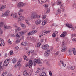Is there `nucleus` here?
I'll return each instance as SVG.
<instances>
[{
  "instance_id": "f257e3e1",
  "label": "nucleus",
  "mask_w": 76,
  "mask_h": 76,
  "mask_svg": "<svg viewBox=\"0 0 76 76\" xmlns=\"http://www.w3.org/2000/svg\"><path fill=\"white\" fill-rule=\"evenodd\" d=\"M37 63L39 66H42V62L40 61L39 59L34 60L33 61V65L35 66L37 64Z\"/></svg>"
},
{
  "instance_id": "f03ea898",
  "label": "nucleus",
  "mask_w": 76,
  "mask_h": 76,
  "mask_svg": "<svg viewBox=\"0 0 76 76\" xmlns=\"http://www.w3.org/2000/svg\"><path fill=\"white\" fill-rule=\"evenodd\" d=\"M64 7L61 6L60 8L58 9L57 10V11L56 14V15H58L59 14H60L61 13V11L64 12Z\"/></svg>"
},
{
  "instance_id": "7ed1b4c3",
  "label": "nucleus",
  "mask_w": 76,
  "mask_h": 76,
  "mask_svg": "<svg viewBox=\"0 0 76 76\" xmlns=\"http://www.w3.org/2000/svg\"><path fill=\"white\" fill-rule=\"evenodd\" d=\"M38 17V15L34 13H32L31 15V19H37Z\"/></svg>"
},
{
  "instance_id": "20e7f679",
  "label": "nucleus",
  "mask_w": 76,
  "mask_h": 76,
  "mask_svg": "<svg viewBox=\"0 0 76 76\" xmlns=\"http://www.w3.org/2000/svg\"><path fill=\"white\" fill-rule=\"evenodd\" d=\"M50 47L48 45H42V48L44 50H47L49 49Z\"/></svg>"
},
{
  "instance_id": "39448f33",
  "label": "nucleus",
  "mask_w": 76,
  "mask_h": 76,
  "mask_svg": "<svg viewBox=\"0 0 76 76\" xmlns=\"http://www.w3.org/2000/svg\"><path fill=\"white\" fill-rule=\"evenodd\" d=\"M50 54V50H48L45 52L44 53V56L45 57H48L49 55Z\"/></svg>"
},
{
  "instance_id": "423d86ee",
  "label": "nucleus",
  "mask_w": 76,
  "mask_h": 76,
  "mask_svg": "<svg viewBox=\"0 0 76 76\" xmlns=\"http://www.w3.org/2000/svg\"><path fill=\"white\" fill-rule=\"evenodd\" d=\"M13 26L15 28H16L15 30V31L16 32H18V31H19L21 30L20 28V27H18L16 25H14Z\"/></svg>"
},
{
  "instance_id": "0eeeda50",
  "label": "nucleus",
  "mask_w": 76,
  "mask_h": 76,
  "mask_svg": "<svg viewBox=\"0 0 76 76\" xmlns=\"http://www.w3.org/2000/svg\"><path fill=\"white\" fill-rule=\"evenodd\" d=\"M10 61V59H6L4 63V65L5 66H6L9 63Z\"/></svg>"
},
{
  "instance_id": "6e6552de",
  "label": "nucleus",
  "mask_w": 76,
  "mask_h": 76,
  "mask_svg": "<svg viewBox=\"0 0 76 76\" xmlns=\"http://www.w3.org/2000/svg\"><path fill=\"white\" fill-rule=\"evenodd\" d=\"M41 22H42L41 20L39 19L37 20L35 22V24L37 25H40L41 23Z\"/></svg>"
},
{
  "instance_id": "1a4fd4ad",
  "label": "nucleus",
  "mask_w": 76,
  "mask_h": 76,
  "mask_svg": "<svg viewBox=\"0 0 76 76\" xmlns=\"http://www.w3.org/2000/svg\"><path fill=\"white\" fill-rule=\"evenodd\" d=\"M32 65H33V62L32 60L30 59L29 60L28 64V67L29 68H31L32 67Z\"/></svg>"
},
{
  "instance_id": "9d476101",
  "label": "nucleus",
  "mask_w": 76,
  "mask_h": 76,
  "mask_svg": "<svg viewBox=\"0 0 76 76\" xmlns=\"http://www.w3.org/2000/svg\"><path fill=\"white\" fill-rule=\"evenodd\" d=\"M24 19H25V17L22 15L19 16L18 18V20L20 22L22 21V20H24Z\"/></svg>"
},
{
  "instance_id": "9b49d317",
  "label": "nucleus",
  "mask_w": 76,
  "mask_h": 76,
  "mask_svg": "<svg viewBox=\"0 0 76 76\" xmlns=\"http://www.w3.org/2000/svg\"><path fill=\"white\" fill-rule=\"evenodd\" d=\"M24 6V4L22 2L19 3L18 5L17 6L18 7H22Z\"/></svg>"
},
{
  "instance_id": "f8f14e48",
  "label": "nucleus",
  "mask_w": 76,
  "mask_h": 76,
  "mask_svg": "<svg viewBox=\"0 0 76 76\" xmlns=\"http://www.w3.org/2000/svg\"><path fill=\"white\" fill-rule=\"evenodd\" d=\"M10 28H11L10 26H7L6 25H5L4 26V29L5 30H6L7 29H10Z\"/></svg>"
},
{
  "instance_id": "ddd939ff",
  "label": "nucleus",
  "mask_w": 76,
  "mask_h": 76,
  "mask_svg": "<svg viewBox=\"0 0 76 76\" xmlns=\"http://www.w3.org/2000/svg\"><path fill=\"white\" fill-rule=\"evenodd\" d=\"M6 7V5H3L0 7V11H2L3 9H5Z\"/></svg>"
},
{
  "instance_id": "4468645a",
  "label": "nucleus",
  "mask_w": 76,
  "mask_h": 76,
  "mask_svg": "<svg viewBox=\"0 0 76 76\" xmlns=\"http://www.w3.org/2000/svg\"><path fill=\"white\" fill-rule=\"evenodd\" d=\"M67 35V33L66 31H64L62 33L61 35L60 36L61 37H65L66 35Z\"/></svg>"
},
{
  "instance_id": "2eb2a0df",
  "label": "nucleus",
  "mask_w": 76,
  "mask_h": 76,
  "mask_svg": "<svg viewBox=\"0 0 76 76\" xmlns=\"http://www.w3.org/2000/svg\"><path fill=\"white\" fill-rule=\"evenodd\" d=\"M66 26L67 27L69 28H73V26L72 24H66Z\"/></svg>"
},
{
  "instance_id": "dca6fc26",
  "label": "nucleus",
  "mask_w": 76,
  "mask_h": 76,
  "mask_svg": "<svg viewBox=\"0 0 76 76\" xmlns=\"http://www.w3.org/2000/svg\"><path fill=\"white\" fill-rule=\"evenodd\" d=\"M50 32H51L50 31H44L42 32V34L43 35H45L47 34L48 33H49Z\"/></svg>"
},
{
  "instance_id": "f3484780",
  "label": "nucleus",
  "mask_w": 76,
  "mask_h": 76,
  "mask_svg": "<svg viewBox=\"0 0 76 76\" xmlns=\"http://www.w3.org/2000/svg\"><path fill=\"white\" fill-rule=\"evenodd\" d=\"M0 42L2 45H4V40H3L2 39H0Z\"/></svg>"
},
{
  "instance_id": "a211bd4d",
  "label": "nucleus",
  "mask_w": 76,
  "mask_h": 76,
  "mask_svg": "<svg viewBox=\"0 0 76 76\" xmlns=\"http://www.w3.org/2000/svg\"><path fill=\"white\" fill-rule=\"evenodd\" d=\"M12 16L14 19H16L18 18V15L17 14L15 13L12 15Z\"/></svg>"
},
{
  "instance_id": "6ab92c4d",
  "label": "nucleus",
  "mask_w": 76,
  "mask_h": 76,
  "mask_svg": "<svg viewBox=\"0 0 76 76\" xmlns=\"http://www.w3.org/2000/svg\"><path fill=\"white\" fill-rule=\"evenodd\" d=\"M39 76H47L46 74V73L45 72H42L40 74Z\"/></svg>"
},
{
  "instance_id": "aec40b11",
  "label": "nucleus",
  "mask_w": 76,
  "mask_h": 76,
  "mask_svg": "<svg viewBox=\"0 0 76 76\" xmlns=\"http://www.w3.org/2000/svg\"><path fill=\"white\" fill-rule=\"evenodd\" d=\"M41 71V70H40V68H38L37 69V71H36L35 73V75H37L38 73H39V72Z\"/></svg>"
},
{
  "instance_id": "412c9836",
  "label": "nucleus",
  "mask_w": 76,
  "mask_h": 76,
  "mask_svg": "<svg viewBox=\"0 0 76 76\" xmlns=\"http://www.w3.org/2000/svg\"><path fill=\"white\" fill-rule=\"evenodd\" d=\"M38 1L40 3H42L45 2L47 0H38Z\"/></svg>"
},
{
  "instance_id": "4be33fe9",
  "label": "nucleus",
  "mask_w": 76,
  "mask_h": 76,
  "mask_svg": "<svg viewBox=\"0 0 76 76\" xmlns=\"http://www.w3.org/2000/svg\"><path fill=\"white\" fill-rule=\"evenodd\" d=\"M66 47H63V49H62L61 51L62 52H65V51H66Z\"/></svg>"
},
{
  "instance_id": "5701e85b",
  "label": "nucleus",
  "mask_w": 76,
  "mask_h": 76,
  "mask_svg": "<svg viewBox=\"0 0 76 76\" xmlns=\"http://www.w3.org/2000/svg\"><path fill=\"white\" fill-rule=\"evenodd\" d=\"M60 63L61 64H62V65L63 67H66V65L64 63V62H63V61H60Z\"/></svg>"
},
{
  "instance_id": "b1692460",
  "label": "nucleus",
  "mask_w": 76,
  "mask_h": 76,
  "mask_svg": "<svg viewBox=\"0 0 76 76\" xmlns=\"http://www.w3.org/2000/svg\"><path fill=\"white\" fill-rule=\"evenodd\" d=\"M47 22V20H45L44 21H43L42 23V25L43 26L45 25V24H46V22Z\"/></svg>"
},
{
  "instance_id": "393cba45",
  "label": "nucleus",
  "mask_w": 76,
  "mask_h": 76,
  "mask_svg": "<svg viewBox=\"0 0 76 76\" xmlns=\"http://www.w3.org/2000/svg\"><path fill=\"white\" fill-rule=\"evenodd\" d=\"M9 13H10V11H9V10L6 11L5 12V13L7 16H9Z\"/></svg>"
},
{
  "instance_id": "a878e982",
  "label": "nucleus",
  "mask_w": 76,
  "mask_h": 76,
  "mask_svg": "<svg viewBox=\"0 0 76 76\" xmlns=\"http://www.w3.org/2000/svg\"><path fill=\"white\" fill-rule=\"evenodd\" d=\"M21 45L23 46H26L27 45V43L24 42L21 43Z\"/></svg>"
},
{
  "instance_id": "bb28decb",
  "label": "nucleus",
  "mask_w": 76,
  "mask_h": 76,
  "mask_svg": "<svg viewBox=\"0 0 76 76\" xmlns=\"http://www.w3.org/2000/svg\"><path fill=\"white\" fill-rule=\"evenodd\" d=\"M72 51H73V54L74 55H76V50H75V49L73 48L72 49Z\"/></svg>"
},
{
  "instance_id": "cd10ccee",
  "label": "nucleus",
  "mask_w": 76,
  "mask_h": 76,
  "mask_svg": "<svg viewBox=\"0 0 76 76\" xmlns=\"http://www.w3.org/2000/svg\"><path fill=\"white\" fill-rule=\"evenodd\" d=\"M32 35L33 34H32V33L31 32V31L28 32L27 33V36H28V37H29L30 35Z\"/></svg>"
},
{
  "instance_id": "c85d7f7f",
  "label": "nucleus",
  "mask_w": 76,
  "mask_h": 76,
  "mask_svg": "<svg viewBox=\"0 0 76 76\" xmlns=\"http://www.w3.org/2000/svg\"><path fill=\"white\" fill-rule=\"evenodd\" d=\"M23 75L25 76H27L28 75V74L26 71H24L23 72Z\"/></svg>"
},
{
  "instance_id": "c756f323",
  "label": "nucleus",
  "mask_w": 76,
  "mask_h": 76,
  "mask_svg": "<svg viewBox=\"0 0 76 76\" xmlns=\"http://www.w3.org/2000/svg\"><path fill=\"white\" fill-rule=\"evenodd\" d=\"M12 63H15L16 62V58H14L12 60Z\"/></svg>"
},
{
  "instance_id": "7c9ffc66",
  "label": "nucleus",
  "mask_w": 76,
  "mask_h": 76,
  "mask_svg": "<svg viewBox=\"0 0 76 76\" xmlns=\"http://www.w3.org/2000/svg\"><path fill=\"white\" fill-rule=\"evenodd\" d=\"M68 51L69 54V55H71V54H72V50L69 49Z\"/></svg>"
},
{
  "instance_id": "2f4dec72",
  "label": "nucleus",
  "mask_w": 76,
  "mask_h": 76,
  "mask_svg": "<svg viewBox=\"0 0 76 76\" xmlns=\"http://www.w3.org/2000/svg\"><path fill=\"white\" fill-rule=\"evenodd\" d=\"M21 27L23 28V29H24L26 28V26L25 25L22 24H21Z\"/></svg>"
},
{
  "instance_id": "473e14b6",
  "label": "nucleus",
  "mask_w": 76,
  "mask_h": 76,
  "mask_svg": "<svg viewBox=\"0 0 76 76\" xmlns=\"http://www.w3.org/2000/svg\"><path fill=\"white\" fill-rule=\"evenodd\" d=\"M19 34L20 35H23L24 34V33H23V31L20 32H19Z\"/></svg>"
},
{
  "instance_id": "72a5a7b5",
  "label": "nucleus",
  "mask_w": 76,
  "mask_h": 76,
  "mask_svg": "<svg viewBox=\"0 0 76 76\" xmlns=\"http://www.w3.org/2000/svg\"><path fill=\"white\" fill-rule=\"evenodd\" d=\"M57 5H60V4H62V2L60 1H59L57 3Z\"/></svg>"
},
{
  "instance_id": "f704fd0d",
  "label": "nucleus",
  "mask_w": 76,
  "mask_h": 76,
  "mask_svg": "<svg viewBox=\"0 0 76 76\" xmlns=\"http://www.w3.org/2000/svg\"><path fill=\"white\" fill-rule=\"evenodd\" d=\"M25 21L28 25H30V24H29V23L28 20H25Z\"/></svg>"
},
{
  "instance_id": "c9c22d12",
  "label": "nucleus",
  "mask_w": 76,
  "mask_h": 76,
  "mask_svg": "<svg viewBox=\"0 0 76 76\" xmlns=\"http://www.w3.org/2000/svg\"><path fill=\"white\" fill-rule=\"evenodd\" d=\"M2 17H4V16H7L5 13H2L1 15Z\"/></svg>"
},
{
  "instance_id": "e433bc0d",
  "label": "nucleus",
  "mask_w": 76,
  "mask_h": 76,
  "mask_svg": "<svg viewBox=\"0 0 76 76\" xmlns=\"http://www.w3.org/2000/svg\"><path fill=\"white\" fill-rule=\"evenodd\" d=\"M41 43H38L37 45V47H39L41 46Z\"/></svg>"
},
{
  "instance_id": "4c0bfd02",
  "label": "nucleus",
  "mask_w": 76,
  "mask_h": 76,
  "mask_svg": "<svg viewBox=\"0 0 76 76\" xmlns=\"http://www.w3.org/2000/svg\"><path fill=\"white\" fill-rule=\"evenodd\" d=\"M31 32L32 33V34H33V35L34 34H35V33H36V32H37V31L33 30Z\"/></svg>"
},
{
  "instance_id": "58836bf2",
  "label": "nucleus",
  "mask_w": 76,
  "mask_h": 76,
  "mask_svg": "<svg viewBox=\"0 0 76 76\" xmlns=\"http://www.w3.org/2000/svg\"><path fill=\"white\" fill-rule=\"evenodd\" d=\"M4 25V23H3V22H1L0 23V26H3V25Z\"/></svg>"
},
{
  "instance_id": "ea45409f",
  "label": "nucleus",
  "mask_w": 76,
  "mask_h": 76,
  "mask_svg": "<svg viewBox=\"0 0 76 76\" xmlns=\"http://www.w3.org/2000/svg\"><path fill=\"white\" fill-rule=\"evenodd\" d=\"M71 70H74L75 69V66H72L71 67Z\"/></svg>"
},
{
  "instance_id": "a19ab883",
  "label": "nucleus",
  "mask_w": 76,
  "mask_h": 76,
  "mask_svg": "<svg viewBox=\"0 0 76 76\" xmlns=\"http://www.w3.org/2000/svg\"><path fill=\"white\" fill-rule=\"evenodd\" d=\"M16 37L18 38H20V36H19V34H16Z\"/></svg>"
},
{
  "instance_id": "79ce46f5",
  "label": "nucleus",
  "mask_w": 76,
  "mask_h": 76,
  "mask_svg": "<svg viewBox=\"0 0 76 76\" xmlns=\"http://www.w3.org/2000/svg\"><path fill=\"white\" fill-rule=\"evenodd\" d=\"M49 73L50 76H53V74H52V72L51 71H50L49 72Z\"/></svg>"
},
{
  "instance_id": "37998d69",
  "label": "nucleus",
  "mask_w": 76,
  "mask_h": 76,
  "mask_svg": "<svg viewBox=\"0 0 76 76\" xmlns=\"http://www.w3.org/2000/svg\"><path fill=\"white\" fill-rule=\"evenodd\" d=\"M13 54V52L12 51H11L10 52V55H12Z\"/></svg>"
},
{
  "instance_id": "c03bdc74",
  "label": "nucleus",
  "mask_w": 76,
  "mask_h": 76,
  "mask_svg": "<svg viewBox=\"0 0 76 76\" xmlns=\"http://www.w3.org/2000/svg\"><path fill=\"white\" fill-rule=\"evenodd\" d=\"M18 15L19 16H20L21 15H22V13H21L20 12H18Z\"/></svg>"
},
{
  "instance_id": "a18cd8bd",
  "label": "nucleus",
  "mask_w": 76,
  "mask_h": 76,
  "mask_svg": "<svg viewBox=\"0 0 76 76\" xmlns=\"http://www.w3.org/2000/svg\"><path fill=\"white\" fill-rule=\"evenodd\" d=\"M20 61H18L17 64V66H19L20 65Z\"/></svg>"
},
{
  "instance_id": "49530a36",
  "label": "nucleus",
  "mask_w": 76,
  "mask_h": 76,
  "mask_svg": "<svg viewBox=\"0 0 76 76\" xmlns=\"http://www.w3.org/2000/svg\"><path fill=\"white\" fill-rule=\"evenodd\" d=\"M23 57L24 60H26V58H27V56L26 55H24L23 56Z\"/></svg>"
},
{
  "instance_id": "de8ad7c7",
  "label": "nucleus",
  "mask_w": 76,
  "mask_h": 76,
  "mask_svg": "<svg viewBox=\"0 0 76 76\" xmlns=\"http://www.w3.org/2000/svg\"><path fill=\"white\" fill-rule=\"evenodd\" d=\"M8 42L10 44H12V42H11V41H10V39L8 40Z\"/></svg>"
},
{
  "instance_id": "09e8293b",
  "label": "nucleus",
  "mask_w": 76,
  "mask_h": 76,
  "mask_svg": "<svg viewBox=\"0 0 76 76\" xmlns=\"http://www.w3.org/2000/svg\"><path fill=\"white\" fill-rule=\"evenodd\" d=\"M73 41H75L76 42V38H74L72 39Z\"/></svg>"
},
{
  "instance_id": "8fccbe9b",
  "label": "nucleus",
  "mask_w": 76,
  "mask_h": 76,
  "mask_svg": "<svg viewBox=\"0 0 76 76\" xmlns=\"http://www.w3.org/2000/svg\"><path fill=\"white\" fill-rule=\"evenodd\" d=\"M56 37V34L55 33H53L52 34V37Z\"/></svg>"
},
{
  "instance_id": "3c124183",
  "label": "nucleus",
  "mask_w": 76,
  "mask_h": 76,
  "mask_svg": "<svg viewBox=\"0 0 76 76\" xmlns=\"http://www.w3.org/2000/svg\"><path fill=\"white\" fill-rule=\"evenodd\" d=\"M58 54H59V51H57L56 53H55V55H56V56L58 55Z\"/></svg>"
},
{
  "instance_id": "603ef678",
  "label": "nucleus",
  "mask_w": 76,
  "mask_h": 76,
  "mask_svg": "<svg viewBox=\"0 0 76 76\" xmlns=\"http://www.w3.org/2000/svg\"><path fill=\"white\" fill-rule=\"evenodd\" d=\"M15 48L16 49V50H18L19 49V47L18 46H15Z\"/></svg>"
},
{
  "instance_id": "864d4df0",
  "label": "nucleus",
  "mask_w": 76,
  "mask_h": 76,
  "mask_svg": "<svg viewBox=\"0 0 76 76\" xmlns=\"http://www.w3.org/2000/svg\"><path fill=\"white\" fill-rule=\"evenodd\" d=\"M27 53L28 54V55H29H29H30V51H27Z\"/></svg>"
},
{
  "instance_id": "5fc2aeb1",
  "label": "nucleus",
  "mask_w": 76,
  "mask_h": 76,
  "mask_svg": "<svg viewBox=\"0 0 76 76\" xmlns=\"http://www.w3.org/2000/svg\"><path fill=\"white\" fill-rule=\"evenodd\" d=\"M50 12V9H48L46 12L47 13H48Z\"/></svg>"
},
{
  "instance_id": "6e6d98bb",
  "label": "nucleus",
  "mask_w": 76,
  "mask_h": 76,
  "mask_svg": "<svg viewBox=\"0 0 76 76\" xmlns=\"http://www.w3.org/2000/svg\"><path fill=\"white\" fill-rule=\"evenodd\" d=\"M2 69V66H1V64L0 65V70H1Z\"/></svg>"
},
{
  "instance_id": "4d7b16f0",
  "label": "nucleus",
  "mask_w": 76,
  "mask_h": 76,
  "mask_svg": "<svg viewBox=\"0 0 76 76\" xmlns=\"http://www.w3.org/2000/svg\"><path fill=\"white\" fill-rule=\"evenodd\" d=\"M46 64H47V65H48V66L49 65L50 63L49 62H46Z\"/></svg>"
},
{
  "instance_id": "13d9d810",
  "label": "nucleus",
  "mask_w": 76,
  "mask_h": 76,
  "mask_svg": "<svg viewBox=\"0 0 76 76\" xmlns=\"http://www.w3.org/2000/svg\"><path fill=\"white\" fill-rule=\"evenodd\" d=\"M30 54H32L33 53H34V51L33 50H31V51H30Z\"/></svg>"
},
{
  "instance_id": "bf43d9fd",
  "label": "nucleus",
  "mask_w": 76,
  "mask_h": 76,
  "mask_svg": "<svg viewBox=\"0 0 76 76\" xmlns=\"http://www.w3.org/2000/svg\"><path fill=\"white\" fill-rule=\"evenodd\" d=\"M24 33H24H25L26 32H27V31H26V29L24 31H23Z\"/></svg>"
},
{
  "instance_id": "052dcab7",
  "label": "nucleus",
  "mask_w": 76,
  "mask_h": 76,
  "mask_svg": "<svg viewBox=\"0 0 76 76\" xmlns=\"http://www.w3.org/2000/svg\"><path fill=\"white\" fill-rule=\"evenodd\" d=\"M47 16H46V15H45L44 16H43V19H45V18H46Z\"/></svg>"
},
{
  "instance_id": "680f3d73",
  "label": "nucleus",
  "mask_w": 76,
  "mask_h": 76,
  "mask_svg": "<svg viewBox=\"0 0 76 76\" xmlns=\"http://www.w3.org/2000/svg\"><path fill=\"white\" fill-rule=\"evenodd\" d=\"M19 12H20L21 13V12H23V10H22V9H21V10H19Z\"/></svg>"
},
{
  "instance_id": "e2e57ef3",
  "label": "nucleus",
  "mask_w": 76,
  "mask_h": 76,
  "mask_svg": "<svg viewBox=\"0 0 76 76\" xmlns=\"http://www.w3.org/2000/svg\"><path fill=\"white\" fill-rule=\"evenodd\" d=\"M19 42V40H16V43H18Z\"/></svg>"
},
{
  "instance_id": "0e129e2a",
  "label": "nucleus",
  "mask_w": 76,
  "mask_h": 76,
  "mask_svg": "<svg viewBox=\"0 0 76 76\" xmlns=\"http://www.w3.org/2000/svg\"><path fill=\"white\" fill-rule=\"evenodd\" d=\"M45 8H46V9H47V8L48 7V6L47 5H45Z\"/></svg>"
},
{
  "instance_id": "69168bd1",
  "label": "nucleus",
  "mask_w": 76,
  "mask_h": 76,
  "mask_svg": "<svg viewBox=\"0 0 76 76\" xmlns=\"http://www.w3.org/2000/svg\"><path fill=\"white\" fill-rule=\"evenodd\" d=\"M25 66L26 67H28V64H25Z\"/></svg>"
},
{
  "instance_id": "338daca9",
  "label": "nucleus",
  "mask_w": 76,
  "mask_h": 76,
  "mask_svg": "<svg viewBox=\"0 0 76 76\" xmlns=\"http://www.w3.org/2000/svg\"><path fill=\"white\" fill-rule=\"evenodd\" d=\"M41 17V15H39L38 16H37V17L38 18H40Z\"/></svg>"
},
{
  "instance_id": "774afa93",
  "label": "nucleus",
  "mask_w": 76,
  "mask_h": 76,
  "mask_svg": "<svg viewBox=\"0 0 76 76\" xmlns=\"http://www.w3.org/2000/svg\"><path fill=\"white\" fill-rule=\"evenodd\" d=\"M55 39L56 41H57L58 40V37H56Z\"/></svg>"
}]
</instances>
